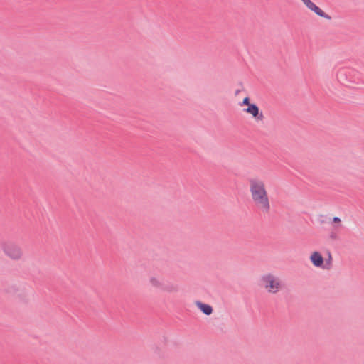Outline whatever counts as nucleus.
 <instances>
[{
    "mask_svg": "<svg viewBox=\"0 0 364 364\" xmlns=\"http://www.w3.org/2000/svg\"><path fill=\"white\" fill-rule=\"evenodd\" d=\"M4 254L13 261L21 260L23 257V251L21 247L13 242H4L1 245Z\"/></svg>",
    "mask_w": 364,
    "mask_h": 364,
    "instance_id": "obj_3",
    "label": "nucleus"
},
{
    "mask_svg": "<svg viewBox=\"0 0 364 364\" xmlns=\"http://www.w3.org/2000/svg\"><path fill=\"white\" fill-rule=\"evenodd\" d=\"M328 220L327 240L328 242H333L339 238L341 220L339 217L328 218Z\"/></svg>",
    "mask_w": 364,
    "mask_h": 364,
    "instance_id": "obj_4",
    "label": "nucleus"
},
{
    "mask_svg": "<svg viewBox=\"0 0 364 364\" xmlns=\"http://www.w3.org/2000/svg\"><path fill=\"white\" fill-rule=\"evenodd\" d=\"M249 192L254 206L260 212L267 213L271 209V203L265 181L259 176L249 179Z\"/></svg>",
    "mask_w": 364,
    "mask_h": 364,
    "instance_id": "obj_1",
    "label": "nucleus"
},
{
    "mask_svg": "<svg viewBox=\"0 0 364 364\" xmlns=\"http://www.w3.org/2000/svg\"><path fill=\"white\" fill-rule=\"evenodd\" d=\"M256 104L251 103L250 99L248 96L245 97L243 100L240 103V107H246L245 109H250Z\"/></svg>",
    "mask_w": 364,
    "mask_h": 364,
    "instance_id": "obj_10",
    "label": "nucleus"
},
{
    "mask_svg": "<svg viewBox=\"0 0 364 364\" xmlns=\"http://www.w3.org/2000/svg\"><path fill=\"white\" fill-rule=\"evenodd\" d=\"M196 306L200 309V311H202L204 314L209 316L212 314L213 309V307L207 304H204L200 301H195Z\"/></svg>",
    "mask_w": 364,
    "mask_h": 364,
    "instance_id": "obj_8",
    "label": "nucleus"
},
{
    "mask_svg": "<svg viewBox=\"0 0 364 364\" xmlns=\"http://www.w3.org/2000/svg\"><path fill=\"white\" fill-rule=\"evenodd\" d=\"M261 286L270 294H276L283 289L281 279L274 273L268 272L262 275Z\"/></svg>",
    "mask_w": 364,
    "mask_h": 364,
    "instance_id": "obj_2",
    "label": "nucleus"
},
{
    "mask_svg": "<svg viewBox=\"0 0 364 364\" xmlns=\"http://www.w3.org/2000/svg\"><path fill=\"white\" fill-rule=\"evenodd\" d=\"M150 285L156 289H162L164 287L163 279L160 277L153 276L149 278Z\"/></svg>",
    "mask_w": 364,
    "mask_h": 364,
    "instance_id": "obj_9",
    "label": "nucleus"
},
{
    "mask_svg": "<svg viewBox=\"0 0 364 364\" xmlns=\"http://www.w3.org/2000/svg\"><path fill=\"white\" fill-rule=\"evenodd\" d=\"M302 4L305 6V7L309 11L314 13L319 17L323 18L327 20H331V17L327 14L325 11H323L319 6H318L315 3H314L311 0H300Z\"/></svg>",
    "mask_w": 364,
    "mask_h": 364,
    "instance_id": "obj_6",
    "label": "nucleus"
},
{
    "mask_svg": "<svg viewBox=\"0 0 364 364\" xmlns=\"http://www.w3.org/2000/svg\"><path fill=\"white\" fill-rule=\"evenodd\" d=\"M309 260L314 267L321 269H328L331 267V257L329 255L328 259L326 261L321 253L318 251H313L309 256Z\"/></svg>",
    "mask_w": 364,
    "mask_h": 364,
    "instance_id": "obj_5",
    "label": "nucleus"
},
{
    "mask_svg": "<svg viewBox=\"0 0 364 364\" xmlns=\"http://www.w3.org/2000/svg\"><path fill=\"white\" fill-rule=\"evenodd\" d=\"M243 112L252 117V118L257 122H263L264 119V115L262 111L259 110V108L257 105L250 107V109H243Z\"/></svg>",
    "mask_w": 364,
    "mask_h": 364,
    "instance_id": "obj_7",
    "label": "nucleus"
}]
</instances>
